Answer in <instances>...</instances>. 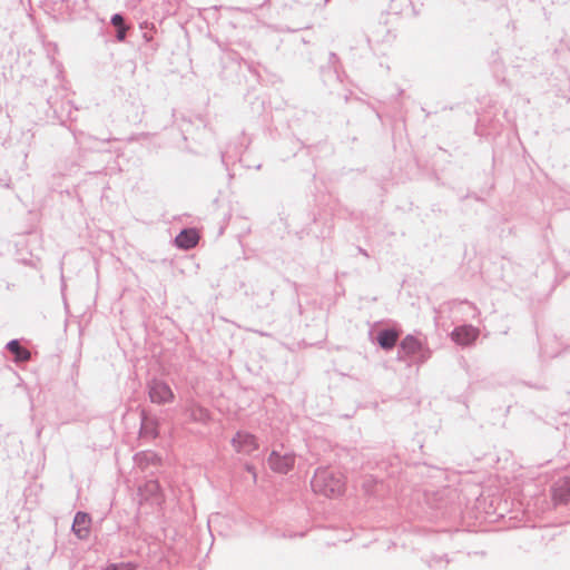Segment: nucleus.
<instances>
[{"label": "nucleus", "mask_w": 570, "mask_h": 570, "mask_svg": "<svg viewBox=\"0 0 570 570\" xmlns=\"http://www.w3.org/2000/svg\"><path fill=\"white\" fill-rule=\"evenodd\" d=\"M157 425L154 421H145L142 424L141 431L145 435H149L150 438L157 436Z\"/></svg>", "instance_id": "obj_12"}, {"label": "nucleus", "mask_w": 570, "mask_h": 570, "mask_svg": "<svg viewBox=\"0 0 570 570\" xmlns=\"http://www.w3.org/2000/svg\"><path fill=\"white\" fill-rule=\"evenodd\" d=\"M295 454L289 451L273 450L268 458L267 463L272 471L279 474L288 473L295 465Z\"/></svg>", "instance_id": "obj_3"}, {"label": "nucleus", "mask_w": 570, "mask_h": 570, "mask_svg": "<svg viewBox=\"0 0 570 570\" xmlns=\"http://www.w3.org/2000/svg\"><path fill=\"white\" fill-rule=\"evenodd\" d=\"M105 570H132L129 563L110 564Z\"/></svg>", "instance_id": "obj_13"}, {"label": "nucleus", "mask_w": 570, "mask_h": 570, "mask_svg": "<svg viewBox=\"0 0 570 570\" xmlns=\"http://www.w3.org/2000/svg\"><path fill=\"white\" fill-rule=\"evenodd\" d=\"M400 347L406 355H412L421 350L422 344L416 337L407 335L402 340Z\"/></svg>", "instance_id": "obj_10"}, {"label": "nucleus", "mask_w": 570, "mask_h": 570, "mask_svg": "<svg viewBox=\"0 0 570 570\" xmlns=\"http://www.w3.org/2000/svg\"><path fill=\"white\" fill-rule=\"evenodd\" d=\"M91 519L83 512H78L75 517L72 531L79 539H86L90 533Z\"/></svg>", "instance_id": "obj_6"}, {"label": "nucleus", "mask_w": 570, "mask_h": 570, "mask_svg": "<svg viewBox=\"0 0 570 570\" xmlns=\"http://www.w3.org/2000/svg\"><path fill=\"white\" fill-rule=\"evenodd\" d=\"M230 444L236 453L248 456L259 450L257 436L247 431H237L233 435Z\"/></svg>", "instance_id": "obj_2"}, {"label": "nucleus", "mask_w": 570, "mask_h": 570, "mask_svg": "<svg viewBox=\"0 0 570 570\" xmlns=\"http://www.w3.org/2000/svg\"><path fill=\"white\" fill-rule=\"evenodd\" d=\"M245 469H246V471H247V472H249V473L253 475L254 480H256V479H257V473H256V469H255V466H254V465H252V464H246V465H245Z\"/></svg>", "instance_id": "obj_16"}, {"label": "nucleus", "mask_w": 570, "mask_h": 570, "mask_svg": "<svg viewBox=\"0 0 570 570\" xmlns=\"http://www.w3.org/2000/svg\"><path fill=\"white\" fill-rule=\"evenodd\" d=\"M399 338V332L394 330L382 331L377 335V342L380 346L384 350H390L394 347L396 341Z\"/></svg>", "instance_id": "obj_9"}, {"label": "nucleus", "mask_w": 570, "mask_h": 570, "mask_svg": "<svg viewBox=\"0 0 570 570\" xmlns=\"http://www.w3.org/2000/svg\"><path fill=\"white\" fill-rule=\"evenodd\" d=\"M198 242L199 233L194 228L181 230L175 239L176 245L183 249H190L195 247Z\"/></svg>", "instance_id": "obj_7"}, {"label": "nucleus", "mask_w": 570, "mask_h": 570, "mask_svg": "<svg viewBox=\"0 0 570 570\" xmlns=\"http://www.w3.org/2000/svg\"><path fill=\"white\" fill-rule=\"evenodd\" d=\"M149 396L151 402L163 404L174 400V393L168 384L154 381L149 386Z\"/></svg>", "instance_id": "obj_4"}, {"label": "nucleus", "mask_w": 570, "mask_h": 570, "mask_svg": "<svg viewBox=\"0 0 570 570\" xmlns=\"http://www.w3.org/2000/svg\"><path fill=\"white\" fill-rule=\"evenodd\" d=\"M126 30L127 28L126 27H122V28H118V31H117V38L119 41H122L126 37Z\"/></svg>", "instance_id": "obj_15"}, {"label": "nucleus", "mask_w": 570, "mask_h": 570, "mask_svg": "<svg viewBox=\"0 0 570 570\" xmlns=\"http://www.w3.org/2000/svg\"><path fill=\"white\" fill-rule=\"evenodd\" d=\"M8 350L14 355L17 362H24L30 358V352L22 347L18 341L9 342Z\"/></svg>", "instance_id": "obj_11"}, {"label": "nucleus", "mask_w": 570, "mask_h": 570, "mask_svg": "<svg viewBox=\"0 0 570 570\" xmlns=\"http://www.w3.org/2000/svg\"><path fill=\"white\" fill-rule=\"evenodd\" d=\"M111 22L115 27L117 28H122L125 27V23H124V18L120 16V14H115L112 18H111Z\"/></svg>", "instance_id": "obj_14"}, {"label": "nucleus", "mask_w": 570, "mask_h": 570, "mask_svg": "<svg viewBox=\"0 0 570 570\" xmlns=\"http://www.w3.org/2000/svg\"><path fill=\"white\" fill-rule=\"evenodd\" d=\"M479 330L471 326V325H463L460 327H456L451 336L454 342H456L460 345H469L472 344L478 337H479Z\"/></svg>", "instance_id": "obj_5"}, {"label": "nucleus", "mask_w": 570, "mask_h": 570, "mask_svg": "<svg viewBox=\"0 0 570 570\" xmlns=\"http://www.w3.org/2000/svg\"><path fill=\"white\" fill-rule=\"evenodd\" d=\"M315 494L327 499H337L346 491V478L331 469H317L311 482Z\"/></svg>", "instance_id": "obj_1"}, {"label": "nucleus", "mask_w": 570, "mask_h": 570, "mask_svg": "<svg viewBox=\"0 0 570 570\" xmlns=\"http://www.w3.org/2000/svg\"><path fill=\"white\" fill-rule=\"evenodd\" d=\"M552 499L556 502H567L570 500V476L560 479L552 489Z\"/></svg>", "instance_id": "obj_8"}]
</instances>
